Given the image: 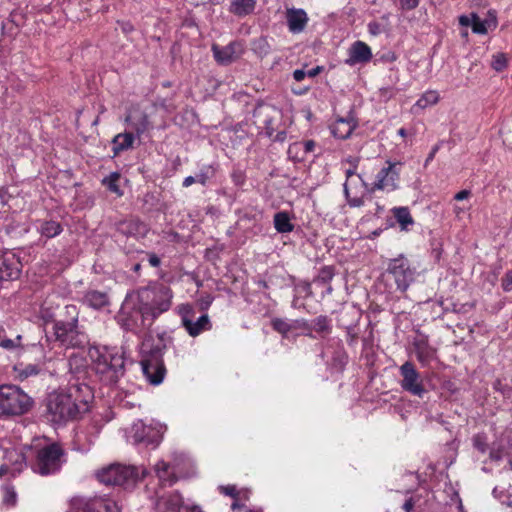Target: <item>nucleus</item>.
I'll return each instance as SVG.
<instances>
[{
	"label": "nucleus",
	"instance_id": "nucleus-15",
	"mask_svg": "<svg viewBox=\"0 0 512 512\" xmlns=\"http://www.w3.org/2000/svg\"><path fill=\"white\" fill-rule=\"evenodd\" d=\"M372 59L371 48L363 41H355L348 49V58L345 64L354 66L356 64H365Z\"/></svg>",
	"mask_w": 512,
	"mask_h": 512
},
{
	"label": "nucleus",
	"instance_id": "nucleus-30",
	"mask_svg": "<svg viewBox=\"0 0 512 512\" xmlns=\"http://www.w3.org/2000/svg\"><path fill=\"white\" fill-rule=\"evenodd\" d=\"M274 227L279 233H290L294 230V225L291 223L290 216L287 212L281 211L274 215Z\"/></svg>",
	"mask_w": 512,
	"mask_h": 512
},
{
	"label": "nucleus",
	"instance_id": "nucleus-16",
	"mask_svg": "<svg viewBox=\"0 0 512 512\" xmlns=\"http://www.w3.org/2000/svg\"><path fill=\"white\" fill-rule=\"evenodd\" d=\"M183 508H193V506L184 504L179 493L171 492L158 498L155 512H181Z\"/></svg>",
	"mask_w": 512,
	"mask_h": 512
},
{
	"label": "nucleus",
	"instance_id": "nucleus-28",
	"mask_svg": "<svg viewBox=\"0 0 512 512\" xmlns=\"http://www.w3.org/2000/svg\"><path fill=\"white\" fill-rule=\"evenodd\" d=\"M83 302L94 309H100L108 304L106 293L100 291H89L85 294Z\"/></svg>",
	"mask_w": 512,
	"mask_h": 512
},
{
	"label": "nucleus",
	"instance_id": "nucleus-44",
	"mask_svg": "<svg viewBox=\"0 0 512 512\" xmlns=\"http://www.w3.org/2000/svg\"><path fill=\"white\" fill-rule=\"evenodd\" d=\"M343 190H344V194L347 199V203L350 207H361L364 204V200L362 197H358V196L351 197L350 186H348L347 182L344 183Z\"/></svg>",
	"mask_w": 512,
	"mask_h": 512
},
{
	"label": "nucleus",
	"instance_id": "nucleus-40",
	"mask_svg": "<svg viewBox=\"0 0 512 512\" xmlns=\"http://www.w3.org/2000/svg\"><path fill=\"white\" fill-rule=\"evenodd\" d=\"M334 277V269L331 266H324L320 269L315 281L319 284L326 285Z\"/></svg>",
	"mask_w": 512,
	"mask_h": 512
},
{
	"label": "nucleus",
	"instance_id": "nucleus-32",
	"mask_svg": "<svg viewBox=\"0 0 512 512\" xmlns=\"http://www.w3.org/2000/svg\"><path fill=\"white\" fill-rule=\"evenodd\" d=\"M439 101V94L435 90H428L424 92L421 97L416 101L413 109H425L429 106L437 104Z\"/></svg>",
	"mask_w": 512,
	"mask_h": 512
},
{
	"label": "nucleus",
	"instance_id": "nucleus-48",
	"mask_svg": "<svg viewBox=\"0 0 512 512\" xmlns=\"http://www.w3.org/2000/svg\"><path fill=\"white\" fill-rule=\"evenodd\" d=\"M502 288L504 291L509 292L512 290V270L505 273L502 279Z\"/></svg>",
	"mask_w": 512,
	"mask_h": 512
},
{
	"label": "nucleus",
	"instance_id": "nucleus-55",
	"mask_svg": "<svg viewBox=\"0 0 512 512\" xmlns=\"http://www.w3.org/2000/svg\"><path fill=\"white\" fill-rule=\"evenodd\" d=\"M416 504V500L413 497L407 499L403 504V510L405 512H413L414 506Z\"/></svg>",
	"mask_w": 512,
	"mask_h": 512
},
{
	"label": "nucleus",
	"instance_id": "nucleus-52",
	"mask_svg": "<svg viewBox=\"0 0 512 512\" xmlns=\"http://www.w3.org/2000/svg\"><path fill=\"white\" fill-rule=\"evenodd\" d=\"M39 373V369L35 365H28L24 368V370L21 373V376L29 377L33 375H37Z\"/></svg>",
	"mask_w": 512,
	"mask_h": 512
},
{
	"label": "nucleus",
	"instance_id": "nucleus-4",
	"mask_svg": "<svg viewBox=\"0 0 512 512\" xmlns=\"http://www.w3.org/2000/svg\"><path fill=\"white\" fill-rule=\"evenodd\" d=\"M27 451L34 453V460L31 462L33 472L47 476L60 471L65 463V450L57 442L49 443L41 447L27 448Z\"/></svg>",
	"mask_w": 512,
	"mask_h": 512
},
{
	"label": "nucleus",
	"instance_id": "nucleus-31",
	"mask_svg": "<svg viewBox=\"0 0 512 512\" xmlns=\"http://www.w3.org/2000/svg\"><path fill=\"white\" fill-rule=\"evenodd\" d=\"M393 215L399 223L401 230H408V226L414 223V220L407 207H395L392 210Z\"/></svg>",
	"mask_w": 512,
	"mask_h": 512
},
{
	"label": "nucleus",
	"instance_id": "nucleus-14",
	"mask_svg": "<svg viewBox=\"0 0 512 512\" xmlns=\"http://www.w3.org/2000/svg\"><path fill=\"white\" fill-rule=\"evenodd\" d=\"M133 439L137 443L158 445L162 439L160 431L139 421L133 425Z\"/></svg>",
	"mask_w": 512,
	"mask_h": 512
},
{
	"label": "nucleus",
	"instance_id": "nucleus-17",
	"mask_svg": "<svg viewBox=\"0 0 512 512\" xmlns=\"http://www.w3.org/2000/svg\"><path fill=\"white\" fill-rule=\"evenodd\" d=\"M83 512H121V508L115 499L96 497L86 502Z\"/></svg>",
	"mask_w": 512,
	"mask_h": 512
},
{
	"label": "nucleus",
	"instance_id": "nucleus-11",
	"mask_svg": "<svg viewBox=\"0 0 512 512\" xmlns=\"http://www.w3.org/2000/svg\"><path fill=\"white\" fill-rule=\"evenodd\" d=\"M402 377L400 386L404 391L412 395L422 397L426 392L420 373L416 370L412 362L406 361L399 368Z\"/></svg>",
	"mask_w": 512,
	"mask_h": 512
},
{
	"label": "nucleus",
	"instance_id": "nucleus-59",
	"mask_svg": "<svg viewBox=\"0 0 512 512\" xmlns=\"http://www.w3.org/2000/svg\"><path fill=\"white\" fill-rule=\"evenodd\" d=\"M346 163H347V164H349V166H351V167H352V166H356V167H358V164H359V158H358V157H352V156H350V157H348V158H346V159H344V160L342 161V164H343V165H344V164H346Z\"/></svg>",
	"mask_w": 512,
	"mask_h": 512
},
{
	"label": "nucleus",
	"instance_id": "nucleus-12",
	"mask_svg": "<svg viewBox=\"0 0 512 512\" xmlns=\"http://www.w3.org/2000/svg\"><path fill=\"white\" fill-rule=\"evenodd\" d=\"M27 455L23 450L10 448L4 452L3 463L0 465V477L7 474L16 476L26 467Z\"/></svg>",
	"mask_w": 512,
	"mask_h": 512
},
{
	"label": "nucleus",
	"instance_id": "nucleus-60",
	"mask_svg": "<svg viewBox=\"0 0 512 512\" xmlns=\"http://www.w3.org/2000/svg\"><path fill=\"white\" fill-rule=\"evenodd\" d=\"M459 23L462 25V26H471V23H472V16L469 17V16H465V15H462L459 17Z\"/></svg>",
	"mask_w": 512,
	"mask_h": 512
},
{
	"label": "nucleus",
	"instance_id": "nucleus-33",
	"mask_svg": "<svg viewBox=\"0 0 512 512\" xmlns=\"http://www.w3.org/2000/svg\"><path fill=\"white\" fill-rule=\"evenodd\" d=\"M21 335H17L14 339L8 338L5 333V329L0 324V348L7 351H14L21 346Z\"/></svg>",
	"mask_w": 512,
	"mask_h": 512
},
{
	"label": "nucleus",
	"instance_id": "nucleus-10",
	"mask_svg": "<svg viewBox=\"0 0 512 512\" xmlns=\"http://www.w3.org/2000/svg\"><path fill=\"white\" fill-rule=\"evenodd\" d=\"M402 163L399 161L387 160L385 166H383L377 173L374 183L370 188L371 191L382 190V191H394L398 188V182L400 179V171Z\"/></svg>",
	"mask_w": 512,
	"mask_h": 512
},
{
	"label": "nucleus",
	"instance_id": "nucleus-5",
	"mask_svg": "<svg viewBox=\"0 0 512 512\" xmlns=\"http://www.w3.org/2000/svg\"><path fill=\"white\" fill-rule=\"evenodd\" d=\"M33 399L15 385L0 386V416H20L33 406Z\"/></svg>",
	"mask_w": 512,
	"mask_h": 512
},
{
	"label": "nucleus",
	"instance_id": "nucleus-13",
	"mask_svg": "<svg viewBox=\"0 0 512 512\" xmlns=\"http://www.w3.org/2000/svg\"><path fill=\"white\" fill-rule=\"evenodd\" d=\"M212 52L215 60L221 65H228L237 60L244 53V46L241 42L234 41L225 47L216 44L212 45Z\"/></svg>",
	"mask_w": 512,
	"mask_h": 512
},
{
	"label": "nucleus",
	"instance_id": "nucleus-42",
	"mask_svg": "<svg viewBox=\"0 0 512 512\" xmlns=\"http://www.w3.org/2000/svg\"><path fill=\"white\" fill-rule=\"evenodd\" d=\"M215 168L212 165L203 166L199 173L196 175L197 182L206 185L207 181L210 180L215 175Z\"/></svg>",
	"mask_w": 512,
	"mask_h": 512
},
{
	"label": "nucleus",
	"instance_id": "nucleus-49",
	"mask_svg": "<svg viewBox=\"0 0 512 512\" xmlns=\"http://www.w3.org/2000/svg\"><path fill=\"white\" fill-rule=\"evenodd\" d=\"M232 181L237 186H241L244 184L245 176L241 170H234L231 174Z\"/></svg>",
	"mask_w": 512,
	"mask_h": 512
},
{
	"label": "nucleus",
	"instance_id": "nucleus-6",
	"mask_svg": "<svg viewBox=\"0 0 512 512\" xmlns=\"http://www.w3.org/2000/svg\"><path fill=\"white\" fill-rule=\"evenodd\" d=\"M66 313L72 316L70 321H57L54 324V334L56 339L67 347L79 348L88 343L85 333L78 329V313L74 305L65 307Z\"/></svg>",
	"mask_w": 512,
	"mask_h": 512
},
{
	"label": "nucleus",
	"instance_id": "nucleus-27",
	"mask_svg": "<svg viewBox=\"0 0 512 512\" xmlns=\"http://www.w3.org/2000/svg\"><path fill=\"white\" fill-rule=\"evenodd\" d=\"M303 329L309 331L313 330L322 336L328 335L332 331L331 319L326 315H320L312 320L311 324H309V328Z\"/></svg>",
	"mask_w": 512,
	"mask_h": 512
},
{
	"label": "nucleus",
	"instance_id": "nucleus-3",
	"mask_svg": "<svg viewBox=\"0 0 512 512\" xmlns=\"http://www.w3.org/2000/svg\"><path fill=\"white\" fill-rule=\"evenodd\" d=\"M89 355L96 373L107 384H115L124 375V354L116 347H94L90 349Z\"/></svg>",
	"mask_w": 512,
	"mask_h": 512
},
{
	"label": "nucleus",
	"instance_id": "nucleus-53",
	"mask_svg": "<svg viewBox=\"0 0 512 512\" xmlns=\"http://www.w3.org/2000/svg\"><path fill=\"white\" fill-rule=\"evenodd\" d=\"M489 458L495 462L501 461L503 458L502 449H491L489 452Z\"/></svg>",
	"mask_w": 512,
	"mask_h": 512
},
{
	"label": "nucleus",
	"instance_id": "nucleus-34",
	"mask_svg": "<svg viewBox=\"0 0 512 512\" xmlns=\"http://www.w3.org/2000/svg\"><path fill=\"white\" fill-rule=\"evenodd\" d=\"M62 226L59 222L57 221H44L40 228H39V231L41 233V235L47 237V238H53L57 235H59L61 232H62Z\"/></svg>",
	"mask_w": 512,
	"mask_h": 512
},
{
	"label": "nucleus",
	"instance_id": "nucleus-63",
	"mask_svg": "<svg viewBox=\"0 0 512 512\" xmlns=\"http://www.w3.org/2000/svg\"><path fill=\"white\" fill-rule=\"evenodd\" d=\"M195 182H197V177H193V176H187L184 180H183V187L187 188L189 186H191L192 184H194Z\"/></svg>",
	"mask_w": 512,
	"mask_h": 512
},
{
	"label": "nucleus",
	"instance_id": "nucleus-35",
	"mask_svg": "<svg viewBox=\"0 0 512 512\" xmlns=\"http://www.w3.org/2000/svg\"><path fill=\"white\" fill-rule=\"evenodd\" d=\"M120 180V174L118 172H112L102 180V184L112 193L117 196H122L123 192L120 189L118 182Z\"/></svg>",
	"mask_w": 512,
	"mask_h": 512
},
{
	"label": "nucleus",
	"instance_id": "nucleus-9",
	"mask_svg": "<svg viewBox=\"0 0 512 512\" xmlns=\"http://www.w3.org/2000/svg\"><path fill=\"white\" fill-rule=\"evenodd\" d=\"M386 274L394 280L398 291L406 292L415 280L416 268L405 255L400 254L388 261Z\"/></svg>",
	"mask_w": 512,
	"mask_h": 512
},
{
	"label": "nucleus",
	"instance_id": "nucleus-57",
	"mask_svg": "<svg viewBox=\"0 0 512 512\" xmlns=\"http://www.w3.org/2000/svg\"><path fill=\"white\" fill-rule=\"evenodd\" d=\"M306 76L307 72H305L303 69H297L293 72V78L298 82L304 80Z\"/></svg>",
	"mask_w": 512,
	"mask_h": 512
},
{
	"label": "nucleus",
	"instance_id": "nucleus-18",
	"mask_svg": "<svg viewBox=\"0 0 512 512\" xmlns=\"http://www.w3.org/2000/svg\"><path fill=\"white\" fill-rule=\"evenodd\" d=\"M288 29L293 34L304 31L308 23V15L303 9L290 8L286 11Z\"/></svg>",
	"mask_w": 512,
	"mask_h": 512
},
{
	"label": "nucleus",
	"instance_id": "nucleus-22",
	"mask_svg": "<svg viewBox=\"0 0 512 512\" xmlns=\"http://www.w3.org/2000/svg\"><path fill=\"white\" fill-rule=\"evenodd\" d=\"M413 347L417 360L423 367L428 366L432 359L435 357V349L431 347L427 339H417L413 342Z\"/></svg>",
	"mask_w": 512,
	"mask_h": 512
},
{
	"label": "nucleus",
	"instance_id": "nucleus-51",
	"mask_svg": "<svg viewBox=\"0 0 512 512\" xmlns=\"http://www.w3.org/2000/svg\"><path fill=\"white\" fill-rule=\"evenodd\" d=\"M420 0H400V6L403 10H413L419 5Z\"/></svg>",
	"mask_w": 512,
	"mask_h": 512
},
{
	"label": "nucleus",
	"instance_id": "nucleus-8",
	"mask_svg": "<svg viewBox=\"0 0 512 512\" xmlns=\"http://www.w3.org/2000/svg\"><path fill=\"white\" fill-rule=\"evenodd\" d=\"M99 482L105 485L122 486L129 488L139 479L137 468L120 464H111L96 472Z\"/></svg>",
	"mask_w": 512,
	"mask_h": 512
},
{
	"label": "nucleus",
	"instance_id": "nucleus-21",
	"mask_svg": "<svg viewBox=\"0 0 512 512\" xmlns=\"http://www.w3.org/2000/svg\"><path fill=\"white\" fill-rule=\"evenodd\" d=\"M355 128L356 122L353 117L339 118L330 126L334 137L342 140L350 137Z\"/></svg>",
	"mask_w": 512,
	"mask_h": 512
},
{
	"label": "nucleus",
	"instance_id": "nucleus-47",
	"mask_svg": "<svg viewBox=\"0 0 512 512\" xmlns=\"http://www.w3.org/2000/svg\"><path fill=\"white\" fill-rule=\"evenodd\" d=\"M346 334H347V339H346L347 343L349 345H354L357 342V339H358L357 328L355 326L347 327Z\"/></svg>",
	"mask_w": 512,
	"mask_h": 512
},
{
	"label": "nucleus",
	"instance_id": "nucleus-54",
	"mask_svg": "<svg viewBox=\"0 0 512 512\" xmlns=\"http://www.w3.org/2000/svg\"><path fill=\"white\" fill-rule=\"evenodd\" d=\"M148 256V263L152 267H158L161 264L160 258L155 253H147Z\"/></svg>",
	"mask_w": 512,
	"mask_h": 512
},
{
	"label": "nucleus",
	"instance_id": "nucleus-58",
	"mask_svg": "<svg viewBox=\"0 0 512 512\" xmlns=\"http://www.w3.org/2000/svg\"><path fill=\"white\" fill-rule=\"evenodd\" d=\"M469 190H461L458 193L455 194L454 199L457 201H462L464 199H467L470 196Z\"/></svg>",
	"mask_w": 512,
	"mask_h": 512
},
{
	"label": "nucleus",
	"instance_id": "nucleus-41",
	"mask_svg": "<svg viewBox=\"0 0 512 512\" xmlns=\"http://www.w3.org/2000/svg\"><path fill=\"white\" fill-rule=\"evenodd\" d=\"M472 444L475 449L484 454L488 450L487 435L485 433H477L472 437Z\"/></svg>",
	"mask_w": 512,
	"mask_h": 512
},
{
	"label": "nucleus",
	"instance_id": "nucleus-56",
	"mask_svg": "<svg viewBox=\"0 0 512 512\" xmlns=\"http://www.w3.org/2000/svg\"><path fill=\"white\" fill-rule=\"evenodd\" d=\"M439 149H440V144H436L432 147L430 153L428 154V156L425 160V166H427L434 159V157Z\"/></svg>",
	"mask_w": 512,
	"mask_h": 512
},
{
	"label": "nucleus",
	"instance_id": "nucleus-29",
	"mask_svg": "<svg viewBox=\"0 0 512 512\" xmlns=\"http://www.w3.org/2000/svg\"><path fill=\"white\" fill-rule=\"evenodd\" d=\"M155 471L158 478L163 483H168L171 485L176 481L174 476V467H171V465L165 461H159L155 465Z\"/></svg>",
	"mask_w": 512,
	"mask_h": 512
},
{
	"label": "nucleus",
	"instance_id": "nucleus-19",
	"mask_svg": "<svg viewBox=\"0 0 512 512\" xmlns=\"http://www.w3.org/2000/svg\"><path fill=\"white\" fill-rule=\"evenodd\" d=\"M117 231L125 236L144 237L148 229L138 219H127L117 223Z\"/></svg>",
	"mask_w": 512,
	"mask_h": 512
},
{
	"label": "nucleus",
	"instance_id": "nucleus-20",
	"mask_svg": "<svg viewBox=\"0 0 512 512\" xmlns=\"http://www.w3.org/2000/svg\"><path fill=\"white\" fill-rule=\"evenodd\" d=\"M271 326L283 337H288L289 332L294 329L309 328V323L305 319L288 321L282 318H274L271 320Z\"/></svg>",
	"mask_w": 512,
	"mask_h": 512
},
{
	"label": "nucleus",
	"instance_id": "nucleus-43",
	"mask_svg": "<svg viewBox=\"0 0 512 512\" xmlns=\"http://www.w3.org/2000/svg\"><path fill=\"white\" fill-rule=\"evenodd\" d=\"M508 60L505 54L497 53L493 55L491 66L494 70L500 72L507 67Z\"/></svg>",
	"mask_w": 512,
	"mask_h": 512
},
{
	"label": "nucleus",
	"instance_id": "nucleus-26",
	"mask_svg": "<svg viewBox=\"0 0 512 512\" xmlns=\"http://www.w3.org/2000/svg\"><path fill=\"white\" fill-rule=\"evenodd\" d=\"M126 122L130 124L138 137L143 135L150 128V121L148 115L145 113H140L136 117L127 116Z\"/></svg>",
	"mask_w": 512,
	"mask_h": 512
},
{
	"label": "nucleus",
	"instance_id": "nucleus-61",
	"mask_svg": "<svg viewBox=\"0 0 512 512\" xmlns=\"http://www.w3.org/2000/svg\"><path fill=\"white\" fill-rule=\"evenodd\" d=\"M302 146L304 148V151L306 153H309V152H312L314 150L315 143L312 140H309V141H306V142L302 143Z\"/></svg>",
	"mask_w": 512,
	"mask_h": 512
},
{
	"label": "nucleus",
	"instance_id": "nucleus-23",
	"mask_svg": "<svg viewBox=\"0 0 512 512\" xmlns=\"http://www.w3.org/2000/svg\"><path fill=\"white\" fill-rule=\"evenodd\" d=\"M184 328L191 337H197L201 333L211 330L212 323L209 316L207 314H203L196 321L192 319L191 321L186 322Z\"/></svg>",
	"mask_w": 512,
	"mask_h": 512
},
{
	"label": "nucleus",
	"instance_id": "nucleus-38",
	"mask_svg": "<svg viewBox=\"0 0 512 512\" xmlns=\"http://www.w3.org/2000/svg\"><path fill=\"white\" fill-rule=\"evenodd\" d=\"M17 502V493L13 486L4 485L2 487V503L7 507L15 506Z\"/></svg>",
	"mask_w": 512,
	"mask_h": 512
},
{
	"label": "nucleus",
	"instance_id": "nucleus-7",
	"mask_svg": "<svg viewBox=\"0 0 512 512\" xmlns=\"http://www.w3.org/2000/svg\"><path fill=\"white\" fill-rule=\"evenodd\" d=\"M142 371L146 379L153 385L160 384L165 376V366L163 363V347L150 345L145 341L142 346Z\"/></svg>",
	"mask_w": 512,
	"mask_h": 512
},
{
	"label": "nucleus",
	"instance_id": "nucleus-2",
	"mask_svg": "<svg viewBox=\"0 0 512 512\" xmlns=\"http://www.w3.org/2000/svg\"><path fill=\"white\" fill-rule=\"evenodd\" d=\"M173 299L172 289L165 284H156L141 288L137 292L135 310L142 318V326L150 327L156 318L167 312Z\"/></svg>",
	"mask_w": 512,
	"mask_h": 512
},
{
	"label": "nucleus",
	"instance_id": "nucleus-25",
	"mask_svg": "<svg viewBox=\"0 0 512 512\" xmlns=\"http://www.w3.org/2000/svg\"><path fill=\"white\" fill-rule=\"evenodd\" d=\"M256 6V0H233L229 11L239 17L251 14Z\"/></svg>",
	"mask_w": 512,
	"mask_h": 512
},
{
	"label": "nucleus",
	"instance_id": "nucleus-36",
	"mask_svg": "<svg viewBox=\"0 0 512 512\" xmlns=\"http://www.w3.org/2000/svg\"><path fill=\"white\" fill-rule=\"evenodd\" d=\"M251 49L258 57L264 58L270 53L271 46L266 37H259L252 42Z\"/></svg>",
	"mask_w": 512,
	"mask_h": 512
},
{
	"label": "nucleus",
	"instance_id": "nucleus-1",
	"mask_svg": "<svg viewBox=\"0 0 512 512\" xmlns=\"http://www.w3.org/2000/svg\"><path fill=\"white\" fill-rule=\"evenodd\" d=\"M78 387L68 391L60 390L50 393L46 399V417L56 424L67 423L81 417L89 409L88 401L78 399Z\"/></svg>",
	"mask_w": 512,
	"mask_h": 512
},
{
	"label": "nucleus",
	"instance_id": "nucleus-45",
	"mask_svg": "<svg viewBox=\"0 0 512 512\" xmlns=\"http://www.w3.org/2000/svg\"><path fill=\"white\" fill-rule=\"evenodd\" d=\"M471 28L472 31L476 34L487 33L486 22L482 21L476 14H472Z\"/></svg>",
	"mask_w": 512,
	"mask_h": 512
},
{
	"label": "nucleus",
	"instance_id": "nucleus-64",
	"mask_svg": "<svg viewBox=\"0 0 512 512\" xmlns=\"http://www.w3.org/2000/svg\"><path fill=\"white\" fill-rule=\"evenodd\" d=\"M265 128H266L267 135L269 137H272L273 131H274V128H273V125H272V119H267L265 121Z\"/></svg>",
	"mask_w": 512,
	"mask_h": 512
},
{
	"label": "nucleus",
	"instance_id": "nucleus-39",
	"mask_svg": "<svg viewBox=\"0 0 512 512\" xmlns=\"http://www.w3.org/2000/svg\"><path fill=\"white\" fill-rule=\"evenodd\" d=\"M177 313L181 318L182 326L186 325V322H189L193 319L195 315V310L193 306L189 303L180 304L177 307Z\"/></svg>",
	"mask_w": 512,
	"mask_h": 512
},
{
	"label": "nucleus",
	"instance_id": "nucleus-46",
	"mask_svg": "<svg viewBox=\"0 0 512 512\" xmlns=\"http://www.w3.org/2000/svg\"><path fill=\"white\" fill-rule=\"evenodd\" d=\"M345 173V176H346V181L348 183V186H350V184L352 183V177L353 176H357L358 179L363 183V185L366 186V183L364 182V180L362 179V176L360 174H357V167L356 166H349L348 168L345 169L344 171Z\"/></svg>",
	"mask_w": 512,
	"mask_h": 512
},
{
	"label": "nucleus",
	"instance_id": "nucleus-50",
	"mask_svg": "<svg viewBox=\"0 0 512 512\" xmlns=\"http://www.w3.org/2000/svg\"><path fill=\"white\" fill-rule=\"evenodd\" d=\"M213 302V297L211 295H205L198 300L199 307L202 311L207 310Z\"/></svg>",
	"mask_w": 512,
	"mask_h": 512
},
{
	"label": "nucleus",
	"instance_id": "nucleus-37",
	"mask_svg": "<svg viewBox=\"0 0 512 512\" xmlns=\"http://www.w3.org/2000/svg\"><path fill=\"white\" fill-rule=\"evenodd\" d=\"M221 493L234 498V502L231 505L233 511L242 508L244 505L239 504L238 499L240 497V491L237 490L234 485L220 486Z\"/></svg>",
	"mask_w": 512,
	"mask_h": 512
},
{
	"label": "nucleus",
	"instance_id": "nucleus-24",
	"mask_svg": "<svg viewBox=\"0 0 512 512\" xmlns=\"http://www.w3.org/2000/svg\"><path fill=\"white\" fill-rule=\"evenodd\" d=\"M134 143V135L131 132L119 133L112 140L114 155L130 149Z\"/></svg>",
	"mask_w": 512,
	"mask_h": 512
},
{
	"label": "nucleus",
	"instance_id": "nucleus-62",
	"mask_svg": "<svg viewBox=\"0 0 512 512\" xmlns=\"http://www.w3.org/2000/svg\"><path fill=\"white\" fill-rule=\"evenodd\" d=\"M369 32L373 35H377L379 33L380 25L376 22H372L368 24Z\"/></svg>",
	"mask_w": 512,
	"mask_h": 512
}]
</instances>
